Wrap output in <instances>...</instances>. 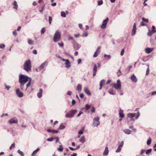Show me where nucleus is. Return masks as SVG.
Returning <instances> with one entry per match:
<instances>
[{"label":"nucleus","mask_w":156,"mask_h":156,"mask_svg":"<svg viewBox=\"0 0 156 156\" xmlns=\"http://www.w3.org/2000/svg\"><path fill=\"white\" fill-rule=\"evenodd\" d=\"M104 56L107 60L111 58V56L110 55H107L106 54H105Z\"/></svg>","instance_id":"25"},{"label":"nucleus","mask_w":156,"mask_h":156,"mask_svg":"<svg viewBox=\"0 0 156 156\" xmlns=\"http://www.w3.org/2000/svg\"><path fill=\"white\" fill-rule=\"evenodd\" d=\"M54 139V138L53 137L51 138H49L47 139L46 140L48 141H52Z\"/></svg>","instance_id":"41"},{"label":"nucleus","mask_w":156,"mask_h":156,"mask_svg":"<svg viewBox=\"0 0 156 156\" xmlns=\"http://www.w3.org/2000/svg\"><path fill=\"white\" fill-rule=\"evenodd\" d=\"M82 86V85L80 84L77 85L76 87V90L78 92H80L81 91Z\"/></svg>","instance_id":"22"},{"label":"nucleus","mask_w":156,"mask_h":156,"mask_svg":"<svg viewBox=\"0 0 156 156\" xmlns=\"http://www.w3.org/2000/svg\"><path fill=\"white\" fill-rule=\"evenodd\" d=\"M16 94L19 98H21L23 96V93L20 91V89L19 88L16 90Z\"/></svg>","instance_id":"11"},{"label":"nucleus","mask_w":156,"mask_h":156,"mask_svg":"<svg viewBox=\"0 0 156 156\" xmlns=\"http://www.w3.org/2000/svg\"><path fill=\"white\" fill-rule=\"evenodd\" d=\"M68 40H73V41H75V39L73 38V37H69L68 38Z\"/></svg>","instance_id":"60"},{"label":"nucleus","mask_w":156,"mask_h":156,"mask_svg":"<svg viewBox=\"0 0 156 156\" xmlns=\"http://www.w3.org/2000/svg\"><path fill=\"white\" fill-rule=\"evenodd\" d=\"M103 4V1L102 0L100 1H99L98 2V5H100L102 4Z\"/></svg>","instance_id":"44"},{"label":"nucleus","mask_w":156,"mask_h":156,"mask_svg":"<svg viewBox=\"0 0 156 156\" xmlns=\"http://www.w3.org/2000/svg\"><path fill=\"white\" fill-rule=\"evenodd\" d=\"M91 111L92 112L94 113L95 111V108L94 107H93L91 108Z\"/></svg>","instance_id":"50"},{"label":"nucleus","mask_w":156,"mask_h":156,"mask_svg":"<svg viewBox=\"0 0 156 156\" xmlns=\"http://www.w3.org/2000/svg\"><path fill=\"white\" fill-rule=\"evenodd\" d=\"M61 39V32L58 30L56 31L53 36V41L55 42L59 41Z\"/></svg>","instance_id":"3"},{"label":"nucleus","mask_w":156,"mask_h":156,"mask_svg":"<svg viewBox=\"0 0 156 156\" xmlns=\"http://www.w3.org/2000/svg\"><path fill=\"white\" fill-rule=\"evenodd\" d=\"M145 151H146L145 149L142 150L141 151V152L140 153V154L142 155L143 153H144L145 152Z\"/></svg>","instance_id":"54"},{"label":"nucleus","mask_w":156,"mask_h":156,"mask_svg":"<svg viewBox=\"0 0 156 156\" xmlns=\"http://www.w3.org/2000/svg\"><path fill=\"white\" fill-rule=\"evenodd\" d=\"M84 91L87 95H91V93L87 87H85L84 88Z\"/></svg>","instance_id":"18"},{"label":"nucleus","mask_w":156,"mask_h":156,"mask_svg":"<svg viewBox=\"0 0 156 156\" xmlns=\"http://www.w3.org/2000/svg\"><path fill=\"white\" fill-rule=\"evenodd\" d=\"M109 150L108 147H106L103 153V155L107 156L108 154Z\"/></svg>","instance_id":"16"},{"label":"nucleus","mask_w":156,"mask_h":156,"mask_svg":"<svg viewBox=\"0 0 156 156\" xmlns=\"http://www.w3.org/2000/svg\"><path fill=\"white\" fill-rule=\"evenodd\" d=\"M13 34L15 36H16L17 34V33L16 32V30H15L13 31Z\"/></svg>","instance_id":"51"},{"label":"nucleus","mask_w":156,"mask_h":156,"mask_svg":"<svg viewBox=\"0 0 156 156\" xmlns=\"http://www.w3.org/2000/svg\"><path fill=\"white\" fill-rule=\"evenodd\" d=\"M149 73V67H147V70H146V75H148Z\"/></svg>","instance_id":"53"},{"label":"nucleus","mask_w":156,"mask_h":156,"mask_svg":"<svg viewBox=\"0 0 156 156\" xmlns=\"http://www.w3.org/2000/svg\"><path fill=\"white\" fill-rule=\"evenodd\" d=\"M109 19L107 18L105 20H104L102 22V24L101 27L102 29H105L106 28L107 25L108 21Z\"/></svg>","instance_id":"9"},{"label":"nucleus","mask_w":156,"mask_h":156,"mask_svg":"<svg viewBox=\"0 0 156 156\" xmlns=\"http://www.w3.org/2000/svg\"><path fill=\"white\" fill-rule=\"evenodd\" d=\"M48 65V62L45 61L44 62L41 64L38 67V69L39 70H42L44 68L46 67Z\"/></svg>","instance_id":"8"},{"label":"nucleus","mask_w":156,"mask_h":156,"mask_svg":"<svg viewBox=\"0 0 156 156\" xmlns=\"http://www.w3.org/2000/svg\"><path fill=\"white\" fill-rule=\"evenodd\" d=\"M58 44L61 47H62L64 46V43L63 42H62L61 43H58Z\"/></svg>","instance_id":"57"},{"label":"nucleus","mask_w":156,"mask_h":156,"mask_svg":"<svg viewBox=\"0 0 156 156\" xmlns=\"http://www.w3.org/2000/svg\"><path fill=\"white\" fill-rule=\"evenodd\" d=\"M19 82L20 84V88L22 90L27 89L30 85L31 79L27 76L20 74L19 77Z\"/></svg>","instance_id":"1"},{"label":"nucleus","mask_w":156,"mask_h":156,"mask_svg":"<svg viewBox=\"0 0 156 156\" xmlns=\"http://www.w3.org/2000/svg\"><path fill=\"white\" fill-rule=\"evenodd\" d=\"M39 150V148H38L36 150H34L33 151L32 154H31V155L32 156H34L35 155L36 153Z\"/></svg>","instance_id":"26"},{"label":"nucleus","mask_w":156,"mask_h":156,"mask_svg":"<svg viewBox=\"0 0 156 156\" xmlns=\"http://www.w3.org/2000/svg\"><path fill=\"white\" fill-rule=\"evenodd\" d=\"M109 93L112 95H114L115 94V92H113V90L112 89H110L108 91Z\"/></svg>","instance_id":"32"},{"label":"nucleus","mask_w":156,"mask_h":156,"mask_svg":"<svg viewBox=\"0 0 156 156\" xmlns=\"http://www.w3.org/2000/svg\"><path fill=\"white\" fill-rule=\"evenodd\" d=\"M130 79L133 82L136 83L137 81V79L136 76L133 74L130 77Z\"/></svg>","instance_id":"13"},{"label":"nucleus","mask_w":156,"mask_h":156,"mask_svg":"<svg viewBox=\"0 0 156 156\" xmlns=\"http://www.w3.org/2000/svg\"><path fill=\"white\" fill-rule=\"evenodd\" d=\"M72 92L70 91H69L67 92V94L69 95H71L72 94Z\"/></svg>","instance_id":"64"},{"label":"nucleus","mask_w":156,"mask_h":156,"mask_svg":"<svg viewBox=\"0 0 156 156\" xmlns=\"http://www.w3.org/2000/svg\"><path fill=\"white\" fill-rule=\"evenodd\" d=\"M90 106L89 105H88V104H87L86 105L85 107L83 109H86V110H88L90 109Z\"/></svg>","instance_id":"33"},{"label":"nucleus","mask_w":156,"mask_h":156,"mask_svg":"<svg viewBox=\"0 0 156 156\" xmlns=\"http://www.w3.org/2000/svg\"><path fill=\"white\" fill-rule=\"evenodd\" d=\"M45 31V29L44 28H43L41 30V34H43L44 33Z\"/></svg>","instance_id":"46"},{"label":"nucleus","mask_w":156,"mask_h":156,"mask_svg":"<svg viewBox=\"0 0 156 156\" xmlns=\"http://www.w3.org/2000/svg\"><path fill=\"white\" fill-rule=\"evenodd\" d=\"M79 141L82 143H84L85 141V139L84 136H82L80 138Z\"/></svg>","instance_id":"24"},{"label":"nucleus","mask_w":156,"mask_h":156,"mask_svg":"<svg viewBox=\"0 0 156 156\" xmlns=\"http://www.w3.org/2000/svg\"><path fill=\"white\" fill-rule=\"evenodd\" d=\"M129 128L130 129H132L133 131H136V129L134 128H133V126H129Z\"/></svg>","instance_id":"59"},{"label":"nucleus","mask_w":156,"mask_h":156,"mask_svg":"<svg viewBox=\"0 0 156 156\" xmlns=\"http://www.w3.org/2000/svg\"><path fill=\"white\" fill-rule=\"evenodd\" d=\"M65 128V126L63 124H61L58 128L59 130H62L64 129Z\"/></svg>","instance_id":"30"},{"label":"nucleus","mask_w":156,"mask_h":156,"mask_svg":"<svg viewBox=\"0 0 156 156\" xmlns=\"http://www.w3.org/2000/svg\"><path fill=\"white\" fill-rule=\"evenodd\" d=\"M73 44V46L75 50H78L80 47V45L78 44L75 41H72L71 42Z\"/></svg>","instance_id":"7"},{"label":"nucleus","mask_w":156,"mask_h":156,"mask_svg":"<svg viewBox=\"0 0 156 156\" xmlns=\"http://www.w3.org/2000/svg\"><path fill=\"white\" fill-rule=\"evenodd\" d=\"M52 133H58V131L54 129H52Z\"/></svg>","instance_id":"49"},{"label":"nucleus","mask_w":156,"mask_h":156,"mask_svg":"<svg viewBox=\"0 0 156 156\" xmlns=\"http://www.w3.org/2000/svg\"><path fill=\"white\" fill-rule=\"evenodd\" d=\"M122 147L119 146L117 150L116 151V152H120L121 150Z\"/></svg>","instance_id":"37"},{"label":"nucleus","mask_w":156,"mask_h":156,"mask_svg":"<svg viewBox=\"0 0 156 156\" xmlns=\"http://www.w3.org/2000/svg\"><path fill=\"white\" fill-rule=\"evenodd\" d=\"M99 117H96L93 119V123L92 126L94 127H97L100 124V122L99 121Z\"/></svg>","instance_id":"6"},{"label":"nucleus","mask_w":156,"mask_h":156,"mask_svg":"<svg viewBox=\"0 0 156 156\" xmlns=\"http://www.w3.org/2000/svg\"><path fill=\"white\" fill-rule=\"evenodd\" d=\"M136 23H134L133 25V28L132 30V35L134 36L136 34Z\"/></svg>","instance_id":"12"},{"label":"nucleus","mask_w":156,"mask_h":156,"mask_svg":"<svg viewBox=\"0 0 156 156\" xmlns=\"http://www.w3.org/2000/svg\"><path fill=\"white\" fill-rule=\"evenodd\" d=\"M61 15L62 17H65L66 16L65 13V12H63L62 11L61 13Z\"/></svg>","instance_id":"38"},{"label":"nucleus","mask_w":156,"mask_h":156,"mask_svg":"<svg viewBox=\"0 0 156 156\" xmlns=\"http://www.w3.org/2000/svg\"><path fill=\"white\" fill-rule=\"evenodd\" d=\"M97 65L96 64H95L94 66V67L93 69V72H97Z\"/></svg>","instance_id":"35"},{"label":"nucleus","mask_w":156,"mask_h":156,"mask_svg":"<svg viewBox=\"0 0 156 156\" xmlns=\"http://www.w3.org/2000/svg\"><path fill=\"white\" fill-rule=\"evenodd\" d=\"M98 55V54L97 53V51H95L94 53V54L93 55L94 57H97Z\"/></svg>","instance_id":"48"},{"label":"nucleus","mask_w":156,"mask_h":156,"mask_svg":"<svg viewBox=\"0 0 156 156\" xmlns=\"http://www.w3.org/2000/svg\"><path fill=\"white\" fill-rule=\"evenodd\" d=\"M104 80H102L100 82V87L99 88V90H101L102 88V86L103 85V83L105 82Z\"/></svg>","instance_id":"27"},{"label":"nucleus","mask_w":156,"mask_h":156,"mask_svg":"<svg viewBox=\"0 0 156 156\" xmlns=\"http://www.w3.org/2000/svg\"><path fill=\"white\" fill-rule=\"evenodd\" d=\"M119 117L121 118H123L124 116V114L123 113V110L120 109L119 111Z\"/></svg>","instance_id":"20"},{"label":"nucleus","mask_w":156,"mask_h":156,"mask_svg":"<svg viewBox=\"0 0 156 156\" xmlns=\"http://www.w3.org/2000/svg\"><path fill=\"white\" fill-rule=\"evenodd\" d=\"M117 74L118 76H119L121 74V70L120 69L118 70L117 72Z\"/></svg>","instance_id":"42"},{"label":"nucleus","mask_w":156,"mask_h":156,"mask_svg":"<svg viewBox=\"0 0 156 156\" xmlns=\"http://www.w3.org/2000/svg\"><path fill=\"white\" fill-rule=\"evenodd\" d=\"M60 147L58 148L57 149L58 151H60L62 152L63 151V148L62 147V145L61 144L59 145Z\"/></svg>","instance_id":"29"},{"label":"nucleus","mask_w":156,"mask_h":156,"mask_svg":"<svg viewBox=\"0 0 156 156\" xmlns=\"http://www.w3.org/2000/svg\"><path fill=\"white\" fill-rule=\"evenodd\" d=\"M124 144V142L123 141H122L121 142V143L119 145V146L122 147V146H123Z\"/></svg>","instance_id":"63"},{"label":"nucleus","mask_w":156,"mask_h":156,"mask_svg":"<svg viewBox=\"0 0 156 156\" xmlns=\"http://www.w3.org/2000/svg\"><path fill=\"white\" fill-rule=\"evenodd\" d=\"M17 152L21 156H24V154L22 151H21L20 150H18L17 151Z\"/></svg>","instance_id":"34"},{"label":"nucleus","mask_w":156,"mask_h":156,"mask_svg":"<svg viewBox=\"0 0 156 156\" xmlns=\"http://www.w3.org/2000/svg\"><path fill=\"white\" fill-rule=\"evenodd\" d=\"M34 41L30 39H29L28 41V43L30 44L31 45L33 44Z\"/></svg>","instance_id":"39"},{"label":"nucleus","mask_w":156,"mask_h":156,"mask_svg":"<svg viewBox=\"0 0 156 156\" xmlns=\"http://www.w3.org/2000/svg\"><path fill=\"white\" fill-rule=\"evenodd\" d=\"M83 129L80 130L78 132V133L79 134H83Z\"/></svg>","instance_id":"62"},{"label":"nucleus","mask_w":156,"mask_h":156,"mask_svg":"<svg viewBox=\"0 0 156 156\" xmlns=\"http://www.w3.org/2000/svg\"><path fill=\"white\" fill-rule=\"evenodd\" d=\"M44 5H43L42 7V8H41V9H40L39 10V11L40 12H41V13H42L43 12V10H44Z\"/></svg>","instance_id":"55"},{"label":"nucleus","mask_w":156,"mask_h":156,"mask_svg":"<svg viewBox=\"0 0 156 156\" xmlns=\"http://www.w3.org/2000/svg\"><path fill=\"white\" fill-rule=\"evenodd\" d=\"M82 62V60L81 58H79L77 60V63L78 64H80Z\"/></svg>","instance_id":"61"},{"label":"nucleus","mask_w":156,"mask_h":156,"mask_svg":"<svg viewBox=\"0 0 156 156\" xmlns=\"http://www.w3.org/2000/svg\"><path fill=\"white\" fill-rule=\"evenodd\" d=\"M43 92V90L42 89L40 88L39 89V92L37 94V96L39 98H41L42 97V94Z\"/></svg>","instance_id":"19"},{"label":"nucleus","mask_w":156,"mask_h":156,"mask_svg":"<svg viewBox=\"0 0 156 156\" xmlns=\"http://www.w3.org/2000/svg\"><path fill=\"white\" fill-rule=\"evenodd\" d=\"M15 143H13L12 144H11V146L10 147L9 149L10 150H11L12 147H15Z\"/></svg>","instance_id":"52"},{"label":"nucleus","mask_w":156,"mask_h":156,"mask_svg":"<svg viewBox=\"0 0 156 156\" xmlns=\"http://www.w3.org/2000/svg\"><path fill=\"white\" fill-rule=\"evenodd\" d=\"M5 45L4 44H0V48L3 49L5 48Z\"/></svg>","instance_id":"45"},{"label":"nucleus","mask_w":156,"mask_h":156,"mask_svg":"<svg viewBox=\"0 0 156 156\" xmlns=\"http://www.w3.org/2000/svg\"><path fill=\"white\" fill-rule=\"evenodd\" d=\"M65 64L66 65L65 67L66 68H69L71 66L70 63L68 59H66V62H65Z\"/></svg>","instance_id":"14"},{"label":"nucleus","mask_w":156,"mask_h":156,"mask_svg":"<svg viewBox=\"0 0 156 156\" xmlns=\"http://www.w3.org/2000/svg\"><path fill=\"white\" fill-rule=\"evenodd\" d=\"M5 87L7 89V90H9V89L11 88V87L10 86L7 85H5Z\"/></svg>","instance_id":"58"},{"label":"nucleus","mask_w":156,"mask_h":156,"mask_svg":"<svg viewBox=\"0 0 156 156\" xmlns=\"http://www.w3.org/2000/svg\"><path fill=\"white\" fill-rule=\"evenodd\" d=\"M83 35L85 37H87L88 36V33L87 31H84L83 32Z\"/></svg>","instance_id":"40"},{"label":"nucleus","mask_w":156,"mask_h":156,"mask_svg":"<svg viewBox=\"0 0 156 156\" xmlns=\"http://www.w3.org/2000/svg\"><path fill=\"white\" fill-rule=\"evenodd\" d=\"M153 48H147L145 49V52L149 54L153 50Z\"/></svg>","instance_id":"21"},{"label":"nucleus","mask_w":156,"mask_h":156,"mask_svg":"<svg viewBox=\"0 0 156 156\" xmlns=\"http://www.w3.org/2000/svg\"><path fill=\"white\" fill-rule=\"evenodd\" d=\"M12 5L13 6V8L17 10L18 8V5L16 1H14L12 3Z\"/></svg>","instance_id":"15"},{"label":"nucleus","mask_w":156,"mask_h":156,"mask_svg":"<svg viewBox=\"0 0 156 156\" xmlns=\"http://www.w3.org/2000/svg\"><path fill=\"white\" fill-rule=\"evenodd\" d=\"M123 132L126 134H129L131 133V131L128 129H126L123 130Z\"/></svg>","instance_id":"23"},{"label":"nucleus","mask_w":156,"mask_h":156,"mask_svg":"<svg viewBox=\"0 0 156 156\" xmlns=\"http://www.w3.org/2000/svg\"><path fill=\"white\" fill-rule=\"evenodd\" d=\"M9 122L11 124H13L17 122L18 120L15 118H12L9 121Z\"/></svg>","instance_id":"17"},{"label":"nucleus","mask_w":156,"mask_h":156,"mask_svg":"<svg viewBox=\"0 0 156 156\" xmlns=\"http://www.w3.org/2000/svg\"><path fill=\"white\" fill-rule=\"evenodd\" d=\"M24 69L27 72L31 70V66L30 60L26 61L23 65Z\"/></svg>","instance_id":"2"},{"label":"nucleus","mask_w":156,"mask_h":156,"mask_svg":"<svg viewBox=\"0 0 156 156\" xmlns=\"http://www.w3.org/2000/svg\"><path fill=\"white\" fill-rule=\"evenodd\" d=\"M155 27L154 26H152V31L149 29L148 32L147 33V35L149 36H151L152 34L155 32L156 30H155Z\"/></svg>","instance_id":"10"},{"label":"nucleus","mask_w":156,"mask_h":156,"mask_svg":"<svg viewBox=\"0 0 156 156\" xmlns=\"http://www.w3.org/2000/svg\"><path fill=\"white\" fill-rule=\"evenodd\" d=\"M135 113H129L127 114V115L128 116V117H130L131 118H133L135 116Z\"/></svg>","instance_id":"28"},{"label":"nucleus","mask_w":156,"mask_h":156,"mask_svg":"<svg viewBox=\"0 0 156 156\" xmlns=\"http://www.w3.org/2000/svg\"><path fill=\"white\" fill-rule=\"evenodd\" d=\"M152 151L151 149H149L147 150L146 151V154H147L150 153Z\"/></svg>","instance_id":"36"},{"label":"nucleus","mask_w":156,"mask_h":156,"mask_svg":"<svg viewBox=\"0 0 156 156\" xmlns=\"http://www.w3.org/2000/svg\"><path fill=\"white\" fill-rule=\"evenodd\" d=\"M113 86L115 89L120 90L121 87V84L120 80H118L117 81V83H113Z\"/></svg>","instance_id":"5"},{"label":"nucleus","mask_w":156,"mask_h":156,"mask_svg":"<svg viewBox=\"0 0 156 156\" xmlns=\"http://www.w3.org/2000/svg\"><path fill=\"white\" fill-rule=\"evenodd\" d=\"M151 142V137H149L147 142V145H150Z\"/></svg>","instance_id":"31"},{"label":"nucleus","mask_w":156,"mask_h":156,"mask_svg":"<svg viewBox=\"0 0 156 156\" xmlns=\"http://www.w3.org/2000/svg\"><path fill=\"white\" fill-rule=\"evenodd\" d=\"M142 20L144 22H148V20L147 19H145L144 17L142 18Z\"/></svg>","instance_id":"43"},{"label":"nucleus","mask_w":156,"mask_h":156,"mask_svg":"<svg viewBox=\"0 0 156 156\" xmlns=\"http://www.w3.org/2000/svg\"><path fill=\"white\" fill-rule=\"evenodd\" d=\"M52 20V18L51 17L49 16V22L50 24H51Z\"/></svg>","instance_id":"56"},{"label":"nucleus","mask_w":156,"mask_h":156,"mask_svg":"<svg viewBox=\"0 0 156 156\" xmlns=\"http://www.w3.org/2000/svg\"><path fill=\"white\" fill-rule=\"evenodd\" d=\"M124 51H124V49H123L121 50V53H120V55L121 56L123 55Z\"/></svg>","instance_id":"47"},{"label":"nucleus","mask_w":156,"mask_h":156,"mask_svg":"<svg viewBox=\"0 0 156 156\" xmlns=\"http://www.w3.org/2000/svg\"><path fill=\"white\" fill-rule=\"evenodd\" d=\"M77 111L76 110H71L70 112L67 113L66 114L65 117L68 118H73Z\"/></svg>","instance_id":"4"}]
</instances>
